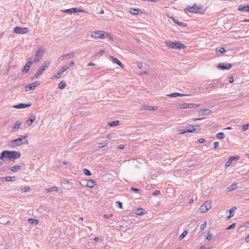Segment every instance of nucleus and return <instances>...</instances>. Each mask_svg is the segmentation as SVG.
Instances as JSON below:
<instances>
[{"mask_svg":"<svg viewBox=\"0 0 249 249\" xmlns=\"http://www.w3.org/2000/svg\"><path fill=\"white\" fill-rule=\"evenodd\" d=\"M21 154L19 152L16 151L4 150L2 151L0 156V159L4 160L5 158L9 160H16L20 158Z\"/></svg>","mask_w":249,"mask_h":249,"instance_id":"obj_1","label":"nucleus"},{"mask_svg":"<svg viewBox=\"0 0 249 249\" xmlns=\"http://www.w3.org/2000/svg\"><path fill=\"white\" fill-rule=\"evenodd\" d=\"M165 44L167 46L174 49H184L186 47V46L179 41H166L165 42Z\"/></svg>","mask_w":249,"mask_h":249,"instance_id":"obj_2","label":"nucleus"},{"mask_svg":"<svg viewBox=\"0 0 249 249\" xmlns=\"http://www.w3.org/2000/svg\"><path fill=\"white\" fill-rule=\"evenodd\" d=\"M50 65V62L48 61H45L39 68L37 70L36 72L34 75L33 78H38L43 72V71L47 69Z\"/></svg>","mask_w":249,"mask_h":249,"instance_id":"obj_3","label":"nucleus"},{"mask_svg":"<svg viewBox=\"0 0 249 249\" xmlns=\"http://www.w3.org/2000/svg\"><path fill=\"white\" fill-rule=\"evenodd\" d=\"M185 11H188L189 12L193 14H203L204 13L203 8L196 4H194L192 7L186 8Z\"/></svg>","mask_w":249,"mask_h":249,"instance_id":"obj_4","label":"nucleus"},{"mask_svg":"<svg viewBox=\"0 0 249 249\" xmlns=\"http://www.w3.org/2000/svg\"><path fill=\"white\" fill-rule=\"evenodd\" d=\"M28 143V141L26 140L25 142H22V138H18L11 140L8 145L11 147H15L16 146H20L22 144H27Z\"/></svg>","mask_w":249,"mask_h":249,"instance_id":"obj_5","label":"nucleus"},{"mask_svg":"<svg viewBox=\"0 0 249 249\" xmlns=\"http://www.w3.org/2000/svg\"><path fill=\"white\" fill-rule=\"evenodd\" d=\"M108 34L105 31H96L91 33V36L92 38H104L105 37V35Z\"/></svg>","mask_w":249,"mask_h":249,"instance_id":"obj_6","label":"nucleus"},{"mask_svg":"<svg viewBox=\"0 0 249 249\" xmlns=\"http://www.w3.org/2000/svg\"><path fill=\"white\" fill-rule=\"evenodd\" d=\"M224 84L222 83L220 79H215L210 84L211 88H222Z\"/></svg>","mask_w":249,"mask_h":249,"instance_id":"obj_7","label":"nucleus"},{"mask_svg":"<svg viewBox=\"0 0 249 249\" xmlns=\"http://www.w3.org/2000/svg\"><path fill=\"white\" fill-rule=\"evenodd\" d=\"M212 207V204L210 202L206 201L204 203H203L200 208V210L201 213H204L206 212L208 210L210 209Z\"/></svg>","mask_w":249,"mask_h":249,"instance_id":"obj_8","label":"nucleus"},{"mask_svg":"<svg viewBox=\"0 0 249 249\" xmlns=\"http://www.w3.org/2000/svg\"><path fill=\"white\" fill-rule=\"evenodd\" d=\"M62 12L66 13L69 14H71L75 12H82V13H85L86 11H85L84 10L78 8H72L71 9H68L65 10H61Z\"/></svg>","mask_w":249,"mask_h":249,"instance_id":"obj_9","label":"nucleus"},{"mask_svg":"<svg viewBox=\"0 0 249 249\" xmlns=\"http://www.w3.org/2000/svg\"><path fill=\"white\" fill-rule=\"evenodd\" d=\"M69 69V66H68V64H65L58 71V72L54 75L53 76V79L54 78H59L60 77V75L67 70Z\"/></svg>","mask_w":249,"mask_h":249,"instance_id":"obj_10","label":"nucleus"},{"mask_svg":"<svg viewBox=\"0 0 249 249\" xmlns=\"http://www.w3.org/2000/svg\"><path fill=\"white\" fill-rule=\"evenodd\" d=\"M14 32L17 34H24L29 32L27 28H22L21 27H16L14 29Z\"/></svg>","mask_w":249,"mask_h":249,"instance_id":"obj_11","label":"nucleus"},{"mask_svg":"<svg viewBox=\"0 0 249 249\" xmlns=\"http://www.w3.org/2000/svg\"><path fill=\"white\" fill-rule=\"evenodd\" d=\"M44 52V50H38L36 51L35 54V57L33 61H35V63H37L40 61L41 57H42V55Z\"/></svg>","mask_w":249,"mask_h":249,"instance_id":"obj_12","label":"nucleus"},{"mask_svg":"<svg viewBox=\"0 0 249 249\" xmlns=\"http://www.w3.org/2000/svg\"><path fill=\"white\" fill-rule=\"evenodd\" d=\"M232 67V65L229 63H220L218 66L217 68L221 70H229Z\"/></svg>","mask_w":249,"mask_h":249,"instance_id":"obj_13","label":"nucleus"},{"mask_svg":"<svg viewBox=\"0 0 249 249\" xmlns=\"http://www.w3.org/2000/svg\"><path fill=\"white\" fill-rule=\"evenodd\" d=\"M38 85L39 83L37 81H36L31 84H29L25 87V90L26 91L34 90L35 88Z\"/></svg>","mask_w":249,"mask_h":249,"instance_id":"obj_14","label":"nucleus"},{"mask_svg":"<svg viewBox=\"0 0 249 249\" xmlns=\"http://www.w3.org/2000/svg\"><path fill=\"white\" fill-rule=\"evenodd\" d=\"M74 56H75V53H71L66 54L65 55L61 56L59 58V60L62 61L65 59H69L72 57H73Z\"/></svg>","mask_w":249,"mask_h":249,"instance_id":"obj_15","label":"nucleus"},{"mask_svg":"<svg viewBox=\"0 0 249 249\" xmlns=\"http://www.w3.org/2000/svg\"><path fill=\"white\" fill-rule=\"evenodd\" d=\"M31 105V103H28L27 104L20 103L18 105L14 106V107L15 108H24L30 107Z\"/></svg>","mask_w":249,"mask_h":249,"instance_id":"obj_16","label":"nucleus"},{"mask_svg":"<svg viewBox=\"0 0 249 249\" xmlns=\"http://www.w3.org/2000/svg\"><path fill=\"white\" fill-rule=\"evenodd\" d=\"M31 66V62L30 61H27L23 69L22 70V73L23 74L27 73L30 70Z\"/></svg>","mask_w":249,"mask_h":249,"instance_id":"obj_17","label":"nucleus"},{"mask_svg":"<svg viewBox=\"0 0 249 249\" xmlns=\"http://www.w3.org/2000/svg\"><path fill=\"white\" fill-rule=\"evenodd\" d=\"M212 112L211 110L208 108L201 109L199 111V115L203 116V115H209Z\"/></svg>","mask_w":249,"mask_h":249,"instance_id":"obj_18","label":"nucleus"},{"mask_svg":"<svg viewBox=\"0 0 249 249\" xmlns=\"http://www.w3.org/2000/svg\"><path fill=\"white\" fill-rule=\"evenodd\" d=\"M130 13L134 15H138L140 13L142 14V12L139 9L131 8L129 11Z\"/></svg>","mask_w":249,"mask_h":249,"instance_id":"obj_19","label":"nucleus"},{"mask_svg":"<svg viewBox=\"0 0 249 249\" xmlns=\"http://www.w3.org/2000/svg\"><path fill=\"white\" fill-rule=\"evenodd\" d=\"M96 182L94 180L92 179L88 180L87 182L86 187L89 188H93Z\"/></svg>","mask_w":249,"mask_h":249,"instance_id":"obj_20","label":"nucleus"},{"mask_svg":"<svg viewBox=\"0 0 249 249\" xmlns=\"http://www.w3.org/2000/svg\"><path fill=\"white\" fill-rule=\"evenodd\" d=\"M238 10L242 12H249V5L242 6L240 5L238 7Z\"/></svg>","mask_w":249,"mask_h":249,"instance_id":"obj_21","label":"nucleus"},{"mask_svg":"<svg viewBox=\"0 0 249 249\" xmlns=\"http://www.w3.org/2000/svg\"><path fill=\"white\" fill-rule=\"evenodd\" d=\"M157 109V107H152L149 106L144 105L142 107L141 109L148 110H156Z\"/></svg>","mask_w":249,"mask_h":249,"instance_id":"obj_22","label":"nucleus"},{"mask_svg":"<svg viewBox=\"0 0 249 249\" xmlns=\"http://www.w3.org/2000/svg\"><path fill=\"white\" fill-rule=\"evenodd\" d=\"M21 122L20 121H17L12 128L13 131L16 132L18 130L19 127V126L21 125Z\"/></svg>","mask_w":249,"mask_h":249,"instance_id":"obj_23","label":"nucleus"},{"mask_svg":"<svg viewBox=\"0 0 249 249\" xmlns=\"http://www.w3.org/2000/svg\"><path fill=\"white\" fill-rule=\"evenodd\" d=\"M236 210V207H233L230 210H229L227 211V212H229V213H230V215L227 217V219H229V218H231V217L233 216V215L234 214V211Z\"/></svg>","mask_w":249,"mask_h":249,"instance_id":"obj_24","label":"nucleus"},{"mask_svg":"<svg viewBox=\"0 0 249 249\" xmlns=\"http://www.w3.org/2000/svg\"><path fill=\"white\" fill-rule=\"evenodd\" d=\"M21 169V166L20 165H15L10 168L9 170L13 172H18Z\"/></svg>","mask_w":249,"mask_h":249,"instance_id":"obj_25","label":"nucleus"},{"mask_svg":"<svg viewBox=\"0 0 249 249\" xmlns=\"http://www.w3.org/2000/svg\"><path fill=\"white\" fill-rule=\"evenodd\" d=\"M172 19L175 23L177 24L179 26H183V27L187 26V24L186 23H184L181 22H179L178 19H176L174 18H172Z\"/></svg>","mask_w":249,"mask_h":249,"instance_id":"obj_26","label":"nucleus"},{"mask_svg":"<svg viewBox=\"0 0 249 249\" xmlns=\"http://www.w3.org/2000/svg\"><path fill=\"white\" fill-rule=\"evenodd\" d=\"M111 58L112 59V60L114 63H116L118 66H119L121 68H123L124 65L120 61H119L118 59H117L113 56H111Z\"/></svg>","mask_w":249,"mask_h":249,"instance_id":"obj_27","label":"nucleus"},{"mask_svg":"<svg viewBox=\"0 0 249 249\" xmlns=\"http://www.w3.org/2000/svg\"><path fill=\"white\" fill-rule=\"evenodd\" d=\"M194 126L189 125L185 128L187 132L194 133L196 131V128H194Z\"/></svg>","mask_w":249,"mask_h":249,"instance_id":"obj_28","label":"nucleus"},{"mask_svg":"<svg viewBox=\"0 0 249 249\" xmlns=\"http://www.w3.org/2000/svg\"><path fill=\"white\" fill-rule=\"evenodd\" d=\"M180 109H187L190 108V103H184L179 106Z\"/></svg>","mask_w":249,"mask_h":249,"instance_id":"obj_29","label":"nucleus"},{"mask_svg":"<svg viewBox=\"0 0 249 249\" xmlns=\"http://www.w3.org/2000/svg\"><path fill=\"white\" fill-rule=\"evenodd\" d=\"M36 117L35 116H32L27 121V124L28 125H30L35 120Z\"/></svg>","mask_w":249,"mask_h":249,"instance_id":"obj_30","label":"nucleus"},{"mask_svg":"<svg viewBox=\"0 0 249 249\" xmlns=\"http://www.w3.org/2000/svg\"><path fill=\"white\" fill-rule=\"evenodd\" d=\"M237 184L236 183H233L231 185H230L228 187V191L230 192V191L235 190L237 188Z\"/></svg>","mask_w":249,"mask_h":249,"instance_id":"obj_31","label":"nucleus"},{"mask_svg":"<svg viewBox=\"0 0 249 249\" xmlns=\"http://www.w3.org/2000/svg\"><path fill=\"white\" fill-rule=\"evenodd\" d=\"M66 86V83L65 82V81H62L58 84V88L59 89H63L64 88H65Z\"/></svg>","mask_w":249,"mask_h":249,"instance_id":"obj_32","label":"nucleus"},{"mask_svg":"<svg viewBox=\"0 0 249 249\" xmlns=\"http://www.w3.org/2000/svg\"><path fill=\"white\" fill-rule=\"evenodd\" d=\"M119 121H114L113 122H110L108 123V124L110 126H116L119 124Z\"/></svg>","mask_w":249,"mask_h":249,"instance_id":"obj_33","label":"nucleus"},{"mask_svg":"<svg viewBox=\"0 0 249 249\" xmlns=\"http://www.w3.org/2000/svg\"><path fill=\"white\" fill-rule=\"evenodd\" d=\"M143 209L142 208H140L137 209V211L136 212V214L138 215H142L143 214Z\"/></svg>","mask_w":249,"mask_h":249,"instance_id":"obj_34","label":"nucleus"},{"mask_svg":"<svg viewBox=\"0 0 249 249\" xmlns=\"http://www.w3.org/2000/svg\"><path fill=\"white\" fill-rule=\"evenodd\" d=\"M225 136L223 132H219L216 134V137L217 138L223 139L225 138Z\"/></svg>","mask_w":249,"mask_h":249,"instance_id":"obj_35","label":"nucleus"},{"mask_svg":"<svg viewBox=\"0 0 249 249\" xmlns=\"http://www.w3.org/2000/svg\"><path fill=\"white\" fill-rule=\"evenodd\" d=\"M187 233H188L187 231H184L181 233V234L179 236V240H182L185 237V236L187 235Z\"/></svg>","mask_w":249,"mask_h":249,"instance_id":"obj_36","label":"nucleus"},{"mask_svg":"<svg viewBox=\"0 0 249 249\" xmlns=\"http://www.w3.org/2000/svg\"><path fill=\"white\" fill-rule=\"evenodd\" d=\"M0 179L2 181H8V182L9 181H11V178H10V176H8V177H6L1 178Z\"/></svg>","mask_w":249,"mask_h":249,"instance_id":"obj_37","label":"nucleus"},{"mask_svg":"<svg viewBox=\"0 0 249 249\" xmlns=\"http://www.w3.org/2000/svg\"><path fill=\"white\" fill-rule=\"evenodd\" d=\"M232 161L229 158L228 160L225 163V167L227 168L230 166L232 164Z\"/></svg>","mask_w":249,"mask_h":249,"instance_id":"obj_38","label":"nucleus"},{"mask_svg":"<svg viewBox=\"0 0 249 249\" xmlns=\"http://www.w3.org/2000/svg\"><path fill=\"white\" fill-rule=\"evenodd\" d=\"M48 192H53V191H57V187L53 186L51 188H49L47 189Z\"/></svg>","mask_w":249,"mask_h":249,"instance_id":"obj_39","label":"nucleus"},{"mask_svg":"<svg viewBox=\"0 0 249 249\" xmlns=\"http://www.w3.org/2000/svg\"><path fill=\"white\" fill-rule=\"evenodd\" d=\"M219 52L221 53H224L226 52V50L224 48L221 47L219 49H216V52Z\"/></svg>","mask_w":249,"mask_h":249,"instance_id":"obj_40","label":"nucleus"},{"mask_svg":"<svg viewBox=\"0 0 249 249\" xmlns=\"http://www.w3.org/2000/svg\"><path fill=\"white\" fill-rule=\"evenodd\" d=\"M20 190L23 192H26L31 190V188L30 187H24L20 188Z\"/></svg>","mask_w":249,"mask_h":249,"instance_id":"obj_41","label":"nucleus"},{"mask_svg":"<svg viewBox=\"0 0 249 249\" xmlns=\"http://www.w3.org/2000/svg\"><path fill=\"white\" fill-rule=\"evenodd\" d=\"M229 158L233 161L234 160H238L239 159L240 157L239 156H231Z\"/></svg>","mask_w":249,"mask_h":249,"instance_id":"obj_42","label":"nucleus"},{"mask_svg":"<svg viewBox=\"0 0 249 249\" xmlns=\"http://www.w3.org/2000/svg\"><path fill=\"white\" fill-rule=\"evenodd\" d=\"M207 226V222L206 221H204L201 225L200 227V229L201 231H202L204 230V229Z\"/></svg>","mask_w":249,"mask_h":249,"instance_id":"obj_43","label":"nucleus"},{"mask_svg":"<svg viewBox=\"0 0 249 249\" xmlns=\"http://www.w3.org/2000/svg\"><path fill=\"white\" fill-rule=\"evenodd\" d=\"M29 222H30L32 224L36 225L38 224V221L35 219L30 218L28 220Z\"/></svg>","mask_w":249,"mask_h":249,"instance_id":"obj_44","label":"nucleus"},{"mask_svg":"<svg viewBox=\"0 0 249 249\" xmlns=\"http://www.w3.org/2000/svg\"><path fill=\"white\" fill-rule=\"evenodd\" d=\"M178 93L176 92V93H170L169 94L167 95V96L169 97H178Z\"/></svg>","mask_w":249,"mask_h":249,"instance_id":"obj_45","label":"nucleus"},{"mask_svg":"<svg viewBox=\"0 0 249 249\" xmlns=\"http://www.w3.org/2000/svg\"><path fill=\"white\" fill-rule=\"evenodd\" d=\"M200 106V104H192V103H190V108H197L198 107H199Z\"/></svg>","mask_w":249,"mask_h":249,"instance_id":"obj_46","label":"nucleus"},{"mask_svg":"<svg viewBox=\"0 0 249 249\" xmlns=\"http://www.w3.org/2000/svg\"><path fill=\"white\" fill-rule=\"evenodd\" d=\"M84 174L87 176L91 175V173L90 171L88 169L85 168L84 170Z\"/></svg>","mask_w":249,"mask_h":249,"instance_id":"obj_47","label":"nucleus"},{"mask_svg":"<svg viewBox=\"0 0 249 249\" xmlns=\"http://www.w3.org/2000/svg\"><path fill=\"white\" fill-rule=\"evenodd\" d=\"M98 147L100 148H104L105 147H106L107 145V143H98Z\"/></svg>","mask_w":249,"mask_h":249,"instance_id":"obj_48","label":"nucleus"},{"mask_svg":"<svg viewBox=\"0 0 249 249\" xmlns=\"http://www.w3.org/2000/svg\"><path fill=\"white\" fill-rule=\"evenodd\" d=\"M249 124H247L242 126V128L243 131H245L249 128Z\"/></svg>","mask_w":249,"mask_h":249,"instance_id":"obj_49","label":"nucleus"},{"mask_svg":"<svg viewBox=\"0 0 249 249\" xmlns=\"http://www.w3.org/2000/svg\"><path fill=\"white\" fill-rule=\"evenodd\" d=\"M212 234L210 233V232H208L207 234V236L206 237L207 240H210L212 237Z\"/></svg>","mask_w":249,"mask_h":249,"instance_id":"obj_50","label":"nucleus"},{"mask_svg":"<svg viewBox=\"0 0 249 249\" xmlns=\"http://www.w3.org/2000/svg\"><path fill=\"white\" fill-rule=\"evenodd\" d=\"M235 227V223H233V224H231V225L229 226L227 228V230H232V229H234Z\"/></svg>","mask_w":249,"mask_h":249,"instance_id":"obj_51","label":"nucleus"},{"mask_svg":"<svg viewBox=\"0 0 249 249\" xmlns=\"http://www.w3.org/2000/svg\"><path fill=\"white\" fill-rule=\"evenodd\" d=\"M105 52V51L104 50H101L100 51V52H99L97 54H96V56H97L98 57H100L101 56V55H103V54Z\"/></svg>","mask_w":249,"mask_h":249,"instance_id":"obj_52","label":"nucleus"},{"mask_svg":"<svg viewBox=\"0 0 249 249\" xmlns=\"http://www.w3.org/2000/svg\"><path fill=\"white\" fill-rule=\"evenodd\" d=\"M213 146L214 149H217L219 147V142H215L213 143Z\"/></svg>","mask_w":249,"mask_h":249,"instance_id":"obj_53","label":"nucleus"},{"mask_svg":"<svg viewBox=\"0 0 249 249\" xmlns=\"http://www.w3.org/2000/svg\"><path fill=\"white\" fill-rule=\"evenodd\" d=\"M178 133L179 134H183L187 133L186 129L185 130L183 129H179L178 130Z\"/></svg>","mask_w":249,"mask_h":249,"instance_id":"obj_54","label":"nucleus"},{"mask_svg":"<svg viewBox=\"0 0 249 249\" xmlns=\"http://www.w3.org/2000/svg\"><path fill=\"white\" fill-rule=\"evenodd\" d=\"M116 203L118 204V206L120 208L122 209H123V203L121 202L117 201Z\"/></svg>","mask_w":249,"mask_h":249,"instance_id":"obj_55","label":"nucleus"},{"mask_svg":"<svg viewBox=\"0 0 249 249\" xmlns=\"http://www.w3.org/2000/svg\"><path fill=\"white\" fill-rule=\"evenodd\" d=\"M131 190L134 192H139L140 191V190L138 189V188H134V187H131Z\"/></svg>","mask_w":249,"mask_h":249,"instance_id":"obj_56","label":"nucleus"},{"mask_svg":"<svg viewBox=\"0 0 249 249\" xmlns=\"http://www.w3.org/2000/svg\"><path fill=\"white\" fill-rule=\"evenodd\" d=\"M198 142L200 143H203V142H205V140L204 139H203V138H200L198 140Z\"/></svg>","mask_w":249,"mask_h":249,"instance_id":"obj_57","label":"nucleus"},{"mask_svg":"<svg viewBox=\"0 0 249 249\" xmlns=\"http://www.w3.org/2000/svg\"><path fill=\"white\" fill-rule=\"evenodd\" d=\"M137 67L139 69H141L142 67V64L141 62H139L137 64Z\"/></svg>","mask_w":249,"mask_h":249,"instance_id":"obj_58","label":"nucleus"},{"mask_svg":"<svg viewBox=\"0 0 249 249\" xmlns=\"http://www.w3.org/2000/svg\"><path fill=\"white\" fill-rule=\"evenodd\" d=\"M229 81L230 83H231L234 81V78L233 76H231L229 77Z\"/></svg>","mask_w":249,"mask_h":249,"instance_id":"obj_59","label":"nucleus"},{"mask_svg":"<svg viewBox=\"0 0 249 249\" xmlns=\"http://www.w3.org/2000/svg\"><path fill=\"white\" fill-rule=\"evenodd\" d=\"M194 126V128H196V130H198L199 131L200 130V126L199 125H196Z\"/></svg>","mask_w":249,"mask_h":249,"instance_id":"obj_60","label":"nucleus"},{"mask_svg":"<svg viewBox=\"0 0 249 249\" xmlns=\"http://www.w3.org/2000/svg\"><path fill=\"white\" fill-rule=\"evenodd\" d=\"M68 64V66H69V68L74 65V62L73 61H71L69 64Z\"/></svg>","mask_w":249,"mask_h":249,"instance_id":"obj_61","label":"nucleus"},{"mask_svg":"<svg viewBox=\"0 0 249 249\" xmlns=\"http://www.w3.org/2000/svg\"><path fill=\"white\" fill-rule=\"evenodd\" d=\"M159 194H160V191L159 190H156L154 191V193H153V194L155 196L159 195Z\"/></svg>","mask_w":249,"mask_h":249,"instance_id":"obj_62","label":"nucleus"},{"mask_svg":"<svg viewBox=\"0 0 249 249\" xmlns=\"http://www.w3.org/2000/svg\"><path fill=\"white\" fill-rule=\"evenodd\" d=\"M125 147V145L124 144H120L118 146V148L121 149H123Z\"/></svg>","mask_w":249,"mask_h":249,"instance_id":"obj_63","label":"nucleus"},{"mask_svg":"<svg viewBox=\"0 0 249 249\" xmlns=\"http://www.w3.org/2000/svg\"><path fill=\"white\" fill-rule=\"evenodd\" d=\"M245 241L247 243H249V234L246 237Z\"/></svg>","mask_w":249,"mask_h":249,"instance_id":"obj_64","label":"nucleus"}]
</instances>
